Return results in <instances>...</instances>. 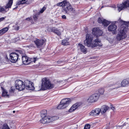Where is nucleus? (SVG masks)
<instances>
[{"instance_id":"33","label":"nucleus","mask_w":129,"mask_h":129,"mask_svg":"<svg viewBox=\"0 0 129 129\" xmlns=\"http://www.w3.org/2000/svg\"><path fill=\"white\" fill-rule=\"evenodd\" d=\"M39 14V13H37L35 14L33 16V19L34 20H36L38 19V15Z\"/></svg>"},{"instance_id":"20","label":"nucleus","mask_w":129,"mask_h":129,"mask_svg":"<svg viewBox=\"0 0 129 129\" xmlns=\"http://www.w3.org/2000/svg\"><path fill=\"white\" fill-rule=\"evenodd\" d=\"M78 49H80L81 52H83L85 54L87 52V49L86 48L85 46L81 44H78L77 47Z\"/></svg>"},{"instance_id":"40","label":"nucleus","mask_w":129,"mask_h":129,"mask_svg":"<svg viewBox=\"0 0 129 129\" xmlns=\"http://www.w3.org/2000/svg\"><path fill=\"white\" fill-rule=\"evenodd\" d=\"M46 9V7H44L41 9V10L40 11L39 13H43L44 12V10Z\"/></svg>"},{"instance_id":"39","label":"nucleus","mask_w":129,"mask_h":129,"mask_svg":"<svg viewBox=\"0 0 129 129\" xmlns=\"http://www.w3.org/2000/svg\"><path fill=\"white\" fill-rule=\"evenodd\" d=\"M104 19L99 18L98 20V22L99 23H102Z\"/></svg>"},{"instance_id":"16","label":"nucleus","mask_w":129,"mask_h":129,"mask_svg":"<svg viewBox=\"0 0 129 129\" xmlns=\"http://www.w3.org/2000/svg\"><path fill=\"white\" fill-rule=\"evenodd\" d=\"M34 42L38 48L41 47L44 42L43 40H40L37 39L34 40Z\"/></svg>"},{"instance_id":"35","label":"nucleus","mask_w":129,"mask_h":129,"mask_svg":"<svg viewBox=\"0 0 129 129\" xmlns=\"http://www.w3.org/2000/svg\"><path fill=\"white\" fill-rule=\"evenodd\" d=\"M8 29L9 28L8 27H6L2 29L3 34L6 32Z\"/></svg>"},{"instance_id":"34","label":"nucleus","mask_w":129,"mask_h":129,"mask_svg":"<svg viewBox=\"0 0 129 129\" xmlns=\"http://www.w3.org/2000/svg\"><path fill=\"white\" fill-rule=\"evenodd\" d=\"M2 129H10L8 125L7 124H3V127Z\"/></svg>"},{"instance_id":"11","label":"nucleus","mask_w":129,"mask_h":129,"mask_svg":"<svg viewBox=\"0 0 129 129\" xmlns=\"http://www.w3.org/2000/svg\"><path fill=\"white\" fill-rule=\"evenodd\" d=\"M99 95L98 93H95L90 96L87 99L88 102L93 103L96 101L98 100Z\"/></svg>"},{"instance_id":"10","label":"nucleus","mask_w":129,"mask_h":129,"mask_svg":"<svg viewBox=\"0 0 129 129\" xmlns=\"http://www.w3.org/2000/svg\"><path fill=\"white\" fill-rule=\"evenodd\" d=\"M24 83L25 88L26 89L30 90H34V84L31 81L26 80Z\"/></svg>"},{"instance_id":"29","label":"nucleus","mask_w":129,"mask_h":129,"mask_svg":"<svg viewBox=\"0 0 129 129\" xmlns=\"http://www.w3.org/2000/svg\"><path fill=\"white\" fill-rule=\"evenodd\" d=\"M110 23V21L104 19L102 24L104 25V26H107Z\"/></svg>"},{"instance_id":"6","label":"nucleus","mask_w":129,"mask_h":129,"mask_svg":"<svg viewBox=\"0 0 129 129\" xmlns=\"http://www.w3.org/2000/svg\"><path fill=\"white\" fill-rule=\"evenodd\" d=\"M126 37L125 28H124L122 30H120L116 36V39L117 41H119L125 39Z\"/></svg>"},{"instance_id":"42","label":"nucleus","mask_w":129,"mask_h":129,"mask_svg":"<svg viewBox=\"0 0 129 129\" xmlns=\"http://www.w3.org/2000/svg\"><path fill=\"white\" fill-rule=\"evenodd\" d=\"M6 18V17H2L0 18V22L4 20Z\"/></svg>"},{"instance_id":"2","label":"nucleus","mask_w":129,"mask_h":129,"mask_svg":"<svg viewBox=\"0 0 129 129\" xmlns=\"http://www.w3.org/2000/svg\"><path fill=\"white\" fill-rule=\"evenodd\" d=\"M47 114V111L45 110H42L41 112V116L42 118L41 121L42 123L45 124L49 123L57 119L56 117L46 116Z\"/></svg>"},{"instance_id":"22","label":"nucleus","mask_w":129,"mask_h":129,"mask_svg":"<svg viewBox=\"0 0 129 129\" xmlns=\"http://www.w3.org/2000/svg\"><path fill=\"white\" fill-rule=\"evenodd\" d=\"M80 103H77L73 105L69 110L70 112H72L76 109L80 105Z\"/></svg>"},{"instance_id":"12","label":"nucleus","mask_w":129,"mask_h":129,"mask_svg":"<svg viewBox=\"0 0 129 129\" xmlns=\"http://www.w3.org/2000/svg\"><path fill=\"white\" fill-rule=\"evenodd\" d=\"M118 10L119 12L121 10H123L125 8L129 7V1H125L123 2L122 3L118 6Z\"/></svg>"},{"instance_id":"19","label":"nucleus","mask_w":129,"mask_h":129,"mask_svg":"<svg viewBox=\"0 0 129 129\" xmlns=\"http://www.w3.org/2000/svg\"><path fill=\"white\" fill-rule=\"evenodd\" d=\"M109 107L106 105H103L100 109V112L102 114H104L108 110Z\"/></svg>"},{"instance_id":"25","label":"nucleus","mask_w":129,"mask_h":129,"mask_svg":"<svg viewBox=\"0 0 129 129\" xmlns=\"http://www.w3.org/2000/svg\"><path fill=\"white\" fill-rule=\"evenodd\" d=\"M30 3V1L29 0H22L18 1L17 4L19 5L21 4H29Z\"/></svg>"},{"instance_id":"4","label":"nucleus","mask_w":129,"mask_h":129,"mask_svg":"<svg viewBox=\"0 0 129 129\" xmlns=\"http://www.w3.org/2000/svg\"><path fill=\"white\" fill-rule=\"evenodd\" d=\"M71 102V100L69 98L64 99L61 101L60 104L57 107L58 109H63L67 107Z\"/></svg>"},{"instance_id":"47","label":"nucleus","mask_w":129,"mask_h":129,"mask_svg":"<svg viewBox=\"0 0 129 129\" xmlns=\"http://www.w3.org/2000/svg\"><path fill=\"white\" fill-rule=\"evenodd\" d=\"M19 52L21 54H22V51L20 50L19 51Z\"/></svg>"},{"instance_id":"17","label":"nucleus","mask_w":129,"mask_h":129,"mask_svg":"<svg viewBox=\"0 0 129 129\" xmlns=\"http://www.w3.org/2000/svg\"><path fill=\"white\" fill-rule=\"evenodd\" d=\"M100 113V109L97 108L92 110L89 114L91 116H97L99 115Z\"/></svg>"},{"instance_id":"18","label":"nucleus","mask_w":129,"mask_h":129,"mask_svg":"<svg viewBox=\"0 0 129 129\" xmlns=\"http://www.w3.org/2000/svg\"><path fill=\"white\" fill-rule=\"evenodd\" d=\"M30 58L26 56H22V60L23 63L25 65H27L29 63Z\"/></svg>"},{"instance_id":"32","label":"nucleus","mask_w":129,"mask_h":129,"mask_svg":"<svg viewBox=\"0 0 129 129\" xmlns=\"http://www.w3.org/2000/svg\"><path fill=\"white\" fill-rule=\"evenodd\" d=\"M38 58L37 57H35L33 58H30L29 61L30 62H29V63L32 62H35V61L38 60Z\"/></svg>"},{"instance_id":"44","label":"nucleus","mask_w":129,"mask_h":129,"mask_svg":"<svg viewBox=\"0 0 129 129\" xmlns=\"http://www.w3.org/2000/svg\"><path fill=\"white\" fill-rule=\"evenodd\" d=\"M31 19H32V18L31 17L28 18L26 19V20L28 21H30Z\"/></svg>"},{"instance_id":"48","label":"nucleus","mask_w":129,"mask_h":129,"mask_svg":"<svg viewBox=\"0 0 129 129\" xmlns=\"http://www.w3.org/2000/svg\"><path fill=\"white\" fill-rule=\"evenodd\" d=\"M111 108L113 110H114L115 109L114 107L113 106H112V107H111Z\"/></svg>"},{"instance_id":"31","label":"nucleus","mask_w":129,"mask_h":129,"mask_svg":"<svg viewBox=\"0 0 129 129\" xmlns=\"http://www.w3.org/2000/svg\"><path fill=\"white\" fill-rule=\"evenodd\" d=\"M126 125V123H124L122 125L115 126L113 128V129H121L122 127Z\"/></svg>"},{"instance_id":"24","label":"nucleus","mask_w":129,"mask_h":129,"mask_svg":"<svg viewBox=\"0 0 129 129\" xmlns=\"http://www.w3.org/2000/svg\"><path fill=\"white\" fill-rule=\"evenodd\" d=\"M110 85L109 86L110 87L113 86L115 87H113V89H116L118 88L122 87V85H121V83L120 82H118L115 84H114L113 85L111 84H109Z\"/></svg>"},{"instance_id":"9","label":"nucleus","mask_w":129,"mask_h":129,"mask_svg":"<svg viewBox=\"0 0 129 129\" xmlns=\"http://www.w3.org/2000/svg\"><path fill=\"white\" fill-rule=\"evenodd\" d=\"M19 55L15 53H12L10 54V60L13 63L16 62L18 59Z\"/></svg>"},{"instance_id":"28","label":"nucleus","mask_w":129,"mask_h":129,"mask_svg":"<svg viewBox=\"0 0 129 129\" xmlns=\"http://www.w3.org/2000/svg\"><path fill=\"white\" fill-rule=\"evenodd\" d=\"M52 31L58 36H60L61 35L60 31L56 28H53L52 29Z\"/></svg>"},{"instance_id":"23","label":"nucleus","mask_w":129,"mask_h":129,"mask_svg":"<svg viewBox=\"0 0 129 129\" xmlns=\"http://www.w3.org/2000/svg\"><path fill=\"white\" fill-rule=\"evenodd\" d=\"M2 91V95L3 96L9 97L10 96L8 94V91L2 87H1Z\"/></svg>"},{"instance_id":"1","label":"nucleus","mask_w":129,"mask_h":129,"mask_svg":"<svg viewBox=\"0 0 129 129\" xmlns=\"http://www.w3.org/2000/svg\"><path fill=\"white\" fill-rule=\"evenodd\" d=\"M93 40L92 35L90 34H87L86 36L85 40L84 41V43L85 45L88 47H90L92 48H94L97 46H101L102 44L101 43V40L96 38L94 42L92 43Z\"/></svg>"},{"instance_id":"27","label":"nucleus","mask_w":129,"mask_h":129,"mask_svg":"<svg viewBox=\"0 0 129 129\" xmlns=\"http://www.w3.org/2000/svg\"><path fill=\"white\" fill-rule=\"evenodd\" d=\"M67 5V1H63L62 2H60L57 4L56 5L58 6L65 7Z\"/></svg>"},{"instance_id":"8","label":"nucleus","mask_w":129,"mask_h":129,"mask_svg":"<svg viewBox=\"0 0 129 129\" xmlns=\"http://www.w3.org/2000/svg\"><path fill=\"white\" fill-rule=\"evenodd\" d=\"M15 87L16 89L21 91L25 88L24 82L21 80H17L15 82Z\"/></svg>"},{"instance_id":"7","label":"nucleus","mask_w":129,"mask_h":129,"mask_svg":"<svg viewBox=\"0 0 129 129\" xmlns=\"http://www.w3.org/2000/svg\"><path fill=\"white\" fill-rule=\"evenodd\" d=\"M13 0H9L7 4L5 7L0 6V13H4L11 8L13 2Z\"/></svg>"},{"instance_id":"41","label":"nucleus","mask_w":129,"mask_h":129,"mask_svg":"<svg viewBox=\"0 0 129 129\" xmlns=\"http://www.w3.org/2000/svg\"><path fill=\"white\" fill-rule=\"evenodd\" d=\"M15 28L14 29L16 30H18L19 29V27L18 26H14Z\"/></svg>"},{"instance_id":"30","label":"nucleus","mask_w":129,"mask_h":129,"mask_svg":"<svg viewBox=\"0 0 129 129\" xmlns=\"http://www.w3.org/2000/svg\"><path fill=\"white\" fill-rule=\"evenodd\" d=\"M68 41V39L63 40L62 42V44L64 45H69V42Z\"/></svg>"},{"instance_id":"5","label":"nucleus","mask_w":129,"mask_h":129,"mask_svg":"<svg viewBox=\"0 0 129 129\" xmlns=\"http://www.w3.org/2000/svg\"><path fill=\"white\" fill-rule=\"evenodd\" d=\"M126 37L125 28H124L122 30H120L116 36V39L117 41H119L125 39Z\"/></svg>"},{"instance_id":"43","label":"nucleus","mask_w":129,"mask_h":129,"mask_svg":"<svg viewBox=\"0 0 129 129\" xmlns=\"http://www.w3.org/2000/svg\"><path fill=\"white\" fill-rule=\"evenodd\" d=\"M58 64H60L61 63H62L61 65H62L63 64V62L62 61H58L57 62Z\"/></svg>"},{"instance_id":"45","label":"nucleus","mask_w":129,"mask_h":129,"mask_svg":"<svg viewBox=\"0 0 129 129\" xmlns=\"http://www.w3.org/2000/svg\"><path fill=\"white\" fill-rule=\"evenodd\" d=\"M62 17L63 19H66V17L65 15H63L62 16Z\"/></svg>"},{"instance_id":"38","label":"nucleus","mask_w":129,"mask_h":129,"mask_svg":"<svg viewBox=\"0 0 129 129\" xmlns=\"http://www.w3.org/2000/svg\"><path fill=\"white\" fill-rule=\"evenodd\" d=\"M90 126L89 124H87L85 125L84 129H89L90 128Z\"/></svg>"},{"instance_id":"14","label":"nucleus","mask_w":129,"mask_h":129,"mask_svg":"<svg viewBox=\"0 0 129 129\" xmlns=\"http://www.w3.org/2000/svg\"><path fill=\"white\" fill-rule=\"evenodd\" d=\"M66 7L63 8V10L66 13L68 14L70 12L73 11V8L71 5L68 2H67V5H66Z\"/></svg>"},{"instance_id":"21","label":"nucleus","mask_w":129,"mask_h":129,"mask_svg":"<svg viewBox=\"0 0 129 129\" xmlns=\"http://www.w3.org/2000/svg\"><path fill=\"white\" fill-rule=\"evenodd\" d=\"M122 87L126 86L129 85V78L124 79L121 82Z\"/></svg>"},{"instance_id":"3","label":"nucleus","mask_w":129,"mask_h":129,"mask_svg":"<svg viewBox=\"0 0 129 129\" xmlns=\"http://www.w3.org/2000/svg\"><path fill=\"white\" fill-rule=\"evenodd\" d=\"M54 86V84H51L49 79L45 78L42 79L41 89L42 90L51 89L53 88Z\"/></svg>"},{"instance_id":"26","label":"nucleus","mask_w":129,"mask_h":129,"mask_svg":"<svg viewBox=\"0 0 129 129\" xmlns=\"http://www.w3.org/2000/svg\"><path fill=\"white\" fill-rule=\"evenodd\" d=\"M15 89L14 87H12L9 90L8 94L9 96H11L13 95L15 91Z\"/></svg>"},{"instance_id":"46","label":"nucleus","mask_w":129,"mask_h":129,"mask_svg":"<svg viewBox=\"0 0 129 129\" xmlns=\"http://www.w3.org/2000/svg\"><path fill=\"white\" fill-rule=\"evenodd\" d=\"M3 34V33L2 31V29L0 30V36L1 35Z\"/></svg>"},{"instance_id":"37","label":"nucleus","mask_w":129,"mask_h":129,"mask_svg":"<svg viewBox=\"0 0 129 129\" xmlns=\"http://www.w3.org/2000/svg\"><path fill=\"white\" fill-rule=\"evenodd\" d=\"M104 90L103 88H101L99 90V92L101 94H102L104 93Z\"/></svg>"},{"instance_id":"36","label":"nucleus","mask_w":129,"mask_h":129,"mask_svg":"<svg viewBox=\"0 0 129 129\" xmlns=\"http://www.w3.org/2000/svg\"><path fill=\"white\" fill-rule=\"evenodd\" d=\"M129 23V22H125L123 21H122L121 23V24L122 25H125L127 26H128Z\"/></svg>"},{"instance_id":"15","label":"nucleus","mask_w":129,"mask_h":129,"mask_svg":"<svg viewBox=\"0 0 129 129\" xmlns=\"http://www.w3.org/2000/svg\"><path fill=\"white\" fill-rule=\"evenodd\" d=\"M117 27L114 24H112L109 25L108 27V30L112 32L113 34H115L116 32V29Z\"/></svg>"},{"instance_id":"13","label":"nucleus","mask_w":129,"mask_h":129,"mask_svg":"<svg viewBox=\"0 0 129 129\" xmlns=\"http://www.w3.org/2000/svg\"><path fill=\"white\" fill-rule=\"evenodd\" d=\"M102 33V31L98 28H94L92 29V34L97 37L101 36Z\"/></svg>"},{"instance_id":"49","label":"nucleus","mask_w":129,"mask_h":129,"mask_svg":"<svg viewBox=\"0 0 129 129\" xmlns=\"http://www.w3.org/2000/svg\"><path fill=\"white\" fill-rule=\"evenodd\" d=\"M13 113H15V111H13Z\"/></svg>"}]
</instances>
